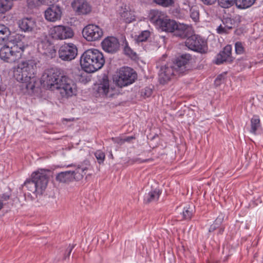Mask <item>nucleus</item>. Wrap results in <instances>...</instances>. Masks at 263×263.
I'll list each match as a JSON object with an SVG mask.
<instances>
[{"mask_svg": "<svg viewBox=\"0 0 263 263\" xmlns=\"http://www.w3.org/2000/svg\"><path fill=\"white\" fill-rule=\"evenodd\" d=\"M39 49L40 52L49 58H53L56 54V50L54 46L48 41L42 42L39 45Z\"/></svg>", "mask_w": 263, "mask_h": 263, "instance_id": "nucleus-19", "label": "nucleus"}, {"mask_svg": "<svg viewBox=\"0 0 263 263\" xmlns=\"http://www.w3.org/2000/svg\"><path fill=\"white\" fill-rule=\"evenodd\" d=\"M103 50L109 53H115L120 49V43L117 38L110 36L105 37L101 42Z\"/></svg>", "mask_w": 263, "mask_h": 263, "instance_id": "nucleus-14", "label": "nucleus"}, {"mask_svg": "<svg viewBox=\"0 0 263 263\" xmlns=\"http://www.w3.org/2000/svg\"><path fill=\"white\" fill-rule=\"evenodd\" d=\"M109 89V82L107 79H103V82L100 84L98 91L100 93L107 95Z\"/></svg>", "mask_w": 263, "mask_h": 263, "instance_id": "nucleus-27", "label": "nucleus"}, {"mask_svg": "<svg viewBox=\"0 0 263 263\" xmlns=\"http://www.w3.org/2000/svg\"><path fill=\"white\" fill-rule=\"evenodd\" d=\"M217 32L219 34L228 33V30L224 27V25H220L216 29Z\"/></svg>", "mask_w": 263, "mask_h": 263, "instance_id": "nucleus-39", "label": "nucleus"}, {"mask_svg": "<svg viewBox=\"0 0 263 263\" xmlns=\"http://www.w3.org/2000/svg\"><path fill=\"white\" fill-rule=\"evenodd\" d=\"M201 1L206 5H212L214 4L217 0H201Z\"/></svg>", "mask_w": 263, "mask_h": 263, "instance_id": "nucleus-43", "label": "nucleus"}, {"mask_svg": "<svg viewBox=\"0 0 263 263\" xmlns=\"http://www.w3.org/2000/svg\"><path fill=\"white\" fill-rule=\"evenodd\" d=\"M151 32L148 30L142 31L137 36L136 41L137 42H143L147 41L150 36Z\"/></svg>", "mask_w": 263, "mask_h": 263, "instance_id": "nucleus-31", "label": "nucleus"}, {"mask_svg": "<svg viewBox=\"0 0 263 263\" xmlns=\"http://www.w3.org/2000/svg\"><path fill=\"white\" fill-rule=\"evenodd\" d=\"M137 78L135 71L129 67L121 68L114 77V81L120 87L127 86L134 83Z\"/></svg>", "mask_w": 263, "mask_h": 263, "instance_id": "nucleus-6", "label": "nucleus"}, {"mask_svg": "<svg viewBox=\"0 0 263 263\" xmlns=\"http://www.w3.org/2000/svg\"><path fill=\"white\" fill-rule=\"evenodd\" d=\"M134 139H135V137H134L133 136L127 137L125 139L117 138V140H118V141H117V142L118 143L123 144V143H124L126 141V142H129V141H130L131 140Z\"/></svg>", "mask_w": 263, "mask_h": 263, "instance_id": "nucleus-41", "label": "nucleus"}, {"mask_svg": "<svg viewBox=\"0 0 263 263\" xmlns=\"http://www.w3.org/2000/svg\"><path fill=\"white\" fill-rule=\"evenodd\" d=\"M94 155L98 163L100 164L103 163L105 158V155L104 152L101 150H98L95 152Z\"/></svg>", "mask_w": 263, "mask_h": 263, "instance_id": "nucleus-32", "label": "nucleus"}, {"mask_svg": "<svg viewBox=\"0 0 263 263\" xmlns=\"http://www.w3.org/2000/svg\"><path fill=\"white\" fill-rule=\"evenodd\" d=\"M224 77L222 74L218 76L215 80V84L216 86H219L221 83L223 81Z\"/></svg>", "mask_w": 263, "mask_h": 263, "instance_id": "nucleus-40", "label": "nucleus"}, {"mask_svg": "<svg viewBox=\"0 0 263 263\" xmlns=\"http://www.w3.org/2000/svg\"><path fill=\"white\" fill-rule=\"evenodd\" d=\"M58 53L62 60L70 61L76 57L78 49L76 46L72 43L65 44L60 47Z\"/></svg>", "mask_w": 263, "mask_h": 263, "instance_id": "nucleus-11", "label": "nucleus"}, {"mask_svg": "<svg viewBox=\"0 0 263 263\" xmlns=\"http://www.w3.org/2000/svg\"><path fill=\"white\" fill-rule=\"evenodd\" d=\"M4 204L3 202L0 201V210L3 208Z\"/></svg>", "mask_w": 263, "mask_h": 263, "instance_id": "nucleus-48", "label": "nucleus"}, {"mask_svg": "<svg viewBox=\"0 0 263 263\" xmlns=\"http://www.w3.org/2000/svg\"><path fill=\"white\" fill-rule=\"evenodd\" d=\"M90 166V162L88 160H84V162L77 166L73 171H71L72 173V178H73L76 180H81L84 175L86 174L87 171Z\"/></svg>", "mask_w": 263, "mask_h": 263, "instance_id": "nucleus-17", "label": "nucleus"}, {"mask_svg": "<svg viewBox=\"0 0 263 263\" xmlns=\"http://www.w3.org/2000/svg\"><path fill=\"white\" fill-rule=\"evenodd\" d=\"M73 248V246H71V247L69 246L68 247L69 251H68V255H67L68 256H69V255H70V253H71Z\"/></svg>", "mask_w": 263, "mask_h": 263, "instance_id": "nucleus-46", "label": "nucleus"}, {"mask_svg": "<svg viewBox=\"0 0 263 263\" xmlns=\"http://www.w3.org/2000/svg\"><path fill=\"white\" fill-rule=\"evenodd\" d=\"M10 31L8 27L4 25L0 24V45H3L8 40Z\"/></svg>", "mask_w": 263, "mask_h": 263, "instance_id": "nucleus-24", "label": "nucleus"}, {"mask_svg": "<svg viewBox=\"0 0 263 263\" xmlns=\"http://www.w3.org/2000/svg\"><path fill=\"white\" fill-rule=\"evenodd\" d=\"M190 16L195 22L199 19V13L196 7H192L190 9Z\"/></svg>", "mask_w": 263, "mask_h": 263, "instance_id": "nucleus-33", "label": "nucleus"}, {"mask_svg": "<svg viewBox=\"0 0 263 263\" xmlns=\"http://www.w3.org/2000/svg\"><path fill=\"white\" fill-rule=\"evenodd\" d=\"M119 14L121 17L126 22L130 23L135 21V16L133 11H132L129 7L126 5L121 7L119 10Z\"/></svg>", "mask_w": 263, "mask_h": 263, "instance_id": "nucleus-22", "label": "nucleus"}, {"mask_svg": "<svg viewBox=\"0 0 263 263\" xmlns=\"http://www.w3.org/2000/svg\"><path fill=\"white\" fill-rule=\"evenodd\" d=\"M48 171L39 170L32 173L30 178L27 179L21 189L25 199L33 200L41 196L47 186L49 181Z\"/></svg>", "mask_w": 263, "mask_h": 263, "instance_id": "nucleus-2", "label": "nucleus"}, {"mask_svg": "<svg viewBox=\"0 0 263 263\" xmlns=\"http://www.w3.org/2000/svg\"><path fill=\"white\" fill-rule=\"evenodd\" d=\"M149 20L157 28L162 31L167 32H173L176 27V22L168 18V17L161 11L153 10L149 15Z\"/></svg>", "mask_w": 263, "mask_h": 263, "instance_id": "nucleus-5", "label": "nucleus"}, {"mask_svg": "<svg viewBox=\"0 0 263 263\" xmlns=\"http://www.w3.org/2000/svg\"><path fill=\"white\" fill-rule=\"evenodd\" d=\"M185 46L190 49L201 53H205L207 51L206 42L197 35H191L185 42Z\"/></svg>", "mask_w": 263, "mask_h": 263, "instance_id": "nucleus-7", "label": "nucleus"}, {"mask_svg": "<svg viewBox=\"0 0 263 263\" xmlns=\"http://www.w3.org/2000/svg\"><path fill=\"white\" fill-rule=\"evenodd\" d=\"M72 179L71 171L61 172L56 176V180L61 183H65L70 181Z\"/></svg>", "mask_w": 263, "mask_h": 263, "instance_id": "nucleus-26", "label": "nucleus"}, {"mask_svg": "<svg viewBox=\"0 0 263 263\" xmlns=\"http://www.w3.org/2000/svg\"><path fill=\"white\" fill-rule=\"evenodd\" d=\"M52 38L57 40H65L71 38L73 36L72 29L66 26H55L50 29Z\"/></svg>", "mask_w": 263, "mask_h": 263, "instance_id": "nucleus-12", "label": "nucleus"}, {"mask_svg": "<svg viewBox=\"0 0 263 263\" xmlns=\"http://www.w3.org/2000/svg\"><path fill=\"white\" fill-rule=\"evenodd\" d=\"M16 46V39L10 40L7 45L4 46L0 50V58L7 62H15L16 60L15 50Z\"/></svg>", "mask_w": 263, "mask_h": 263, "instance_id": "nucleus-8", "label": "nucleus"}, {"mask_svg": "<svg viewBox=\"0 0 263 263\" xmlns=\"http://www.w3.org/2000/svg\"><path fill=\"white\" fill-rule=\"evenodd\" d=\"M161 192L159 189H152L144 197V202L149 203L153 201L158 200Z\"/></svg>", "mask_w": 263, "mask_h": 263, "instance_id": "nucleus-23", "label": "nucleus"}, {"mask_svg": "<svg viewBox=\"0 0 263 263\" xmlns=\"http://www.w3.org/2000/svg\"><path fill=\"white\" fill-rule=\"evenodd\" d=\"M41 4L44 5H49L54 3L56 0H37Z\"/></svg>", "mask_w": 263, "mask_h": 263, "instance_id": "nucleus-44", "label": "nucleus"}, {"mask_svg": "<svg viewBox=\"0 0 263 263\" xmlns=\"http://www.w3.org/2000/svg\"><path fill=\"white\" fill-rule=\"evenodd\" d=\"M256 0H236V6L240 8H248L252 6Z\"/></svg>", "mask_w": 263, "mask_h": 263, "instance_id": "nucleus-29", "label": "nucleus"}, {"mask_svg": "<svg viewBox=\"0 0 263 263\" xmlns=\"http://www.w3.org/2000/svg\"><path fill=\"white\" fill-rule=\"evenodd\" d=\"M235 51L237 54H242L244 51V48L242 46V44L241 42H237L235 43Z\"/></svg>", "mask_w": 263, "mask_h": 263, "instance_id": "nucleus-36", "label": "nucleus"}, {"mask_svg": "<svg viewBox=\"0 0 263 263\" xmlns=\"http://www.w3.org/2000/svg\"><path fill=\"white\" fill-rule=\"evenodd\" d=\"M153 92V90L149 87H145L141 92V94L145 97H150Z\"/></svg>", "mask_w": 263, "mask_h": 263, "instance_id": "nucleus-38", "label": "nucleus"}, {"mask_svg": "<svg viewBox=\"0 0 263 263\" xmlns=\"http://www.w3.org/2000/svg\"><path fill=\"white\" fill-rule=\"evenodd\" d=\"M9 198V196L3 195L2 197V198L4 199V200H7Z\"/></svg>", "mask_w": 263, "mask_h": 263, "instance_id": "nucleus-47", "label": "nucleus"}, {"mask_svg": "<svg viewBox=\"0 0 263 263\" xmlns=\"http://www.w3.org/2000/svg\"><path fill=\"white\" fill-rule=\"evenodd\" d=\"M35 26V22L32 18H24L20 21L18 26L24 32L32 31Z\"/></svg>", "mask_w": 263, "mask_h": 263, "instance_id": "nucleus-21", "label": "nucleus"}, {"mask_svg": "<svg viewBox=\"0 0 263 263\" xmlns=\"http://www.w3.org/2000/svg\"><path fill=\"white\" fill-rule=\"evenodd\" d=\"M159 65L157 64V67ZM178 74L176 72V70L174 68L172 63H167L164 65L160 66V70L159 71V81L162 84H165L169 82L172 78Z\"/></svg>", "mask_w": 263, "mask_h": 263, "instance_id": "nucleus-9", "label": "nucleus"}, {"mask_svg": "<svg viewBox=\"0 0 263 263\" xmlns=\"http://www.w3.org/2000/svg\"><path fill=\"white\" fill-rule=\"evenodd\" d=\"M154 2L164 7H168L174 3L173 0H154Z\"/></svg>", "mask_w": 263, "mask_h": 263, "instance_id": "nucleus-34", "label": "nucleus"}, {"mask_svg": "<svg viewBox=\"0 0 263 263\" xmlns=\"http://www.w3.org/2000/svg\"><path fill=\"white\" fill-rule=\"evenodd\" d=\"M83 37L88 41L100 40L103 35L102 29L98 25L89 24L82 31Z\"/></svg>", "mask_w": 263, "mask_h": 263, "instance_id": "nucleus-10", "label": "nucleus"}, {"mask_svg": "<svg viewBox=\"0 0 263 263\" xmlns=\"http://www.w3.org/2000/svg\"><path fill=\"white\" fill-rule=\"evenodd\" d=\"M223 218L224 216L223 214H220L217 217L215 221H214V223H215V224L219 226L220 224L222 223L223 220Z\"/></svg>", "mask_w": 263, "mask_h": 263, "instance_id": "nucleus-42", "label": "nucleus"}, {"mask_svg": "<svg viewBox=\"0 0 263 263\" xmlns=\"http://www.w3.org/2000/svg\"><path fill=\"white\" fill-rule=\"evenodd\" d=\"M61 14V9L58 5H52L45 11L46 19L50 22H55L60 20Z\"/></svg>", "mask_w": 263, "mask_h": 263, "instance_id": "nucleus-16", "label": "nucleus"}, {"mask_svg": "<svg viewBox=\"0 0 263 263\" xmlns=\"http://www.w3.org/2000/svg\"><path fill=\"white\" fill-rule=\"evenodd\" d=\"M71 6L78 15H86L91 11L90 5L85 0H76L72 3Z\"/></svg>", "mask_w": 263, "mask_h": 263, "instance_id": "nucleus-15", "label": "nucleus"}, {"mask_svg": "<svg viewBox=\"0 0 263 263\" xmlns=\"http://www.w3.org/2000/svg\"><path fill=\"white\" fill-rule=\"evenodd\" d=\"M174 35L181 38H185L192 34V28L191 26L183 24H178L173 31Z\"/></svg>", "mask_w": 263, "mask_h": 263, "instance_id": "nucleus-18", "label": "nucleus"}, {"mask_svg": "<svg viewBox=\"0 0 263 263\" xmlns=\"http://www.w3.org/2000/svg\"><path fill=\"white\" fill-rule=\"evenodd\" d=\"M105 62L103 53L95 48L86 50L81 55L80 60L82 67L88 73H93L101 69Z\"/></svg>", "mask_w": 263, "mask_h": 263, "instance_id": "nucleus-4", "label": "nucleus"}, {"mask_svg": "<svg viewBox=\"0 0 263 263\" xmlns=\"http://www.w3.org/2000/svg\"><path fill=\"white\" fill-rule=\"evenodd\" d=\"M124 53L129 57H134L135 55V53L134 52L133 50L128 46L127 42H125L124 47Z\"/></svg>", "mask_w": 263, "mask_h": 263, "instance_id": "nucleus-35", "label": "nucleus"}, {"mask_svg": "<svg viewBox=\"0 0 263 263\" xmlns=\"http://www.w3.org/2000/svg\"><path fill=\"white\" fill-rule=\"evenodd\" d=\"M147 161V160H142V161H141L140 162H146V161Z\"/></svg>", "mask_w": 263, "mask_h": 263, "instance_id": "nucleus-49", "label": "nucleus"}, {"mask_svg": "<svg viewBox=\"0 0 263 263\" xmlns=\"http://www.w3.org/2000/svg\"><path fill=\"white\" fill-rule=\"evenodd\" d=\"M231 51L232 46L229 45H227L223 50L217 55L216 64H220L224 62L231 61Z\"/></svg>", "mask_w": 263, "mask_h": 263, "instance_id": "nucleus-20", "label": "nucleus"}, {"mask_svg": "<svg viewBox=\"0 0 263 263\" xmlns=\"http://www.w3.org/2000/svg\"><path fill=\"white\" fill-rule=\"evenodd\" d=\"M222 22L224 27H226L228 31L235 26V21L230 17L223 18Z\"/></svg>", "mask_w": 263, "mask_h": 263, "instance_id": "nucleus-30", "label": "nucleus"}, {"mask_svg": "<svg viewBox=\"0 0 263 263\" xmlns=\"http://www.w3.org/2000/svg\"><path fill=\"white\" fill-rule=\"evenodd\" d=\"M218 227V226L215 224V223H214L212 225H211L209 228V232H213Z\"/></svg>", "mask_w": 263, "mask_h": 263, "instance_id": "nucleus-45", "label": "nucleus"}, {"mask_svg": "<svg viewBox=\"0 0 263 263\" xmlns=\"http://www.w3.org/2000/svg\"><path fill=\"white\" fill-rule=\"evenodd\" d=\"M42 81L50 89H57L63 98L74 95L77 87L74 82L68 77L62 74L58 68L47 69L43 74Z\"/></svg>", "mask_w": 263, "mask_h": 263, "instance_id": "nucleus-1", "label": "nucleus"}, {"mask_svg": "<svg viewBox=\"0 0 263 263\" xmlns=\"http://www.w3.org/2000/svg\"><path fill=\"white\" fill-rule=\"evenodd\" d=\"M17 81L20 91L23 93L33 92L36 78L34 76L33 63L30 61H21L17 65Z\"/></svg>", "mask_w": 263, "mask_h": 263, "instance_id": "nucleus-3", "label": "nucleus"}, {"mask_svg": "<svg viewBox=\"0 0 263 263\" xmlns=\"http://www.w3.org/2000/svg\"><path fill=\"white\" fill-rule=\"evenodd\" d=\"M194 212V206L189 205L184 208L182 212V216L184 219L190 220L192 218Z\"/></svg>", "mask_w": 263, "mask_h": 263, "instance_id": "nucleus-28", "label": "nucleus"}, {"mask_svg": "<svg viewBox=\"0 0 263 263\" xmlns=\"http://www.w3.org/2000/svg\"><path fill=\"white\" fill-rule=\"evenodd\" d=\"M192 57L190 54H183L176 60L175 62L172 63L176 72L178 74L184 73L188 69L190 61Z\"/></svg>", "mask_w": 263, "mask_h": 263, "instance_id": "nucleus-13", "label": "nucleus"}, {"mask_svg": "<svg viewBox=\"0 0 263 263\" xmlns=\"http://www.w3.org/2000/svg\"><path fill=\"white\" fill-rule=\"evenodd\" d=\"M18 47V49H17V52L20 53V58L22 57V53L24 52L25 49L28 47V45H22V44L17 41V48Z\"/></svg>", "mask_w": 263, "mask_h": 263, "instance_id": "nucleus-37", "label": "nucleus"}, {"mask_svg": "<svg viewBox=\"0 0 263 263\" xmlns=\"http://www.w3.org/2000/svg\"><path fill=\"white\" fill-rule=\"evenodd\" d=\"M260 121L258 116H254L251 119L250 132L256 135L257 131L260 128Z\"/></svg>", "mask_w": 263, "mask_h": 263, "instance_id": "nucleus-25", "label": "nucleus"}]
</instances>
